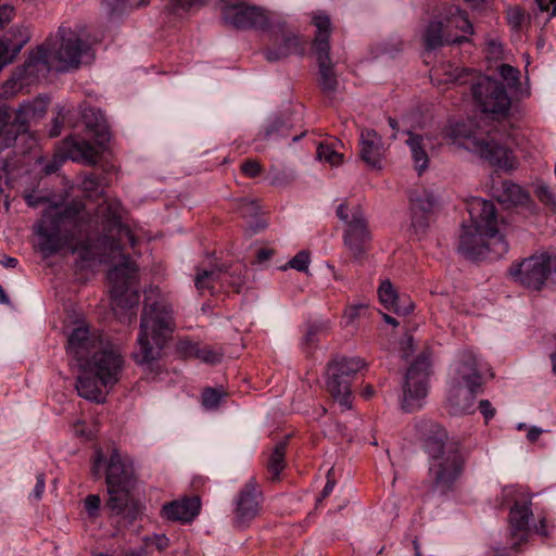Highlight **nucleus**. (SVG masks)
<instances>
[{
    "label": "nucleus",
    "mask_w": 556,
    "mask_h": 556,
    "mask_svg": "<svg viewBox=\"0 0 556 556\" xmlns=\"http://www.w3.org/2000/svg\"><path fill=\"white\" fill-rule=\"evenodd\" d=\"M261 503L262 494L257 490L255 480L251 479L245 483L236 498L233 525L237 528H244L249 526L250 522L260 514Z\"/></svg>",
    "instance_id": "nucleus-17"
},
{
    "label": "nucleus",
    "mask_w": 556,
    "mask_h": 556,
    "mask_svg": "<svg viewBox=\"0 0 556 556\" xmlns=\"http://www.w3.org/2000/svg\"><path fill=\"white\" fill-rule=\"evenodd\" d=\"M480 392L477 389L450 386L447 395V409L452 415H465L475 412L476 396Z\"/></svg>",
    "instance_id": "nucleus-28"
},
{
    "label": "nucleus",
    "mask_w": 556,
    "mask_h": 556,
    "mask_svg": "<svg viewBox=\"0 0 556 556\" xmlns=\"http://www.w3.org/2000/svg\"><path fill=\"white\" fill-rule=\"evenodd\" d=\"M11 114L7 105L0 104V137L4 135L2 149L9 148L16 139V132L11 130Z\"/></svg>",
    "instance_id": "nucleus-40"
},
{
    "label": "nucleus",
    "mask_w": 556,
    "mask_h": 556,
    "mask_svg": "<svg viewBox=\"0 0 556 556\" xmlns=\"http://www.w3.org/2000/svg\"><path fill=\"white\" fill-rule=\"evenodd\" d=\"M366 367V361L359 356H339L328 364L327 390L343 409L352 407L351 382Z\"/></svg>",
    "instance_id": "nucleus-7"
},
{
    "label": "nucleus",
    "mask_w": 556,
    "mask_h": 556,
    "mask_svg": "<svg viewBox=\"0 0 556 556\" xmlns=\"http://www.w3.org/2000/svg\"><path fill=\"white\" fill-rule=\"evenodd\" d=\"M101 500L97 494H89L84 501V507L90 518L99 517Z\"/></svg>",
    "instance_id": "nucleus-52"
},
{
    "label": "nucleus",
    "mask_w": 556,
    "mask_h": 556,
    "mask_svg": "<svg viewBox=\"0 0 556 556\" xmlns=\"http://www.w3.org/2000/svg\"><path fill=\"white\" fill-rule=\"evenodd\" d=\"M45 489H46V477L43 473H38L37 475V482H36V485L33 490V493H31V496L36 500V501H39L45 492Z\"/></svg>",
    "instance_id": "nucleus-60"
},
{
    "label": "nucleus",
    "mask_w": 556,
    "mask_h": 556,
    "mask_svg": "<svg viewBox=\"0 0 556 556\" xmlns=\"http://www.w3.org/2000/svg\"><path fill=\"white\" fill-rule=\"evenodd\" d=\"M361 159L371 168H380L384 154L382 138L374 129L364 128L359 134Z\"/></svg>",
    "instance_id": "nucleus-25"
},
{
    "label": "nucleus",
    "mask_w": 556,
    "mask_h": 556,
    "mask_svg": "<svg viewBox=\"0 0 556 556\" xmlns=\"http://www.w3.org/2000/svg\"><path fill=\"white\" fill-rule=\"evenodd\" d=\"M275 49L266 51V59L269 62L279 61L290 55H302L304 53L303 42L300 37L285 27L274 34Z\"/></svg>",
    "instance_id": "nucleus-24"
},
{
    "label": "nucleus",
    "mask_w": 556,
    "mask_h": 556,
    "mask_svg": "<svg viewBox=\"0 0 556 556\" xmlns=\"http://www.w3.org/2000/svg\"><path fill=\"white\" fill-rule=\"evenodd\" d=\"M288 439L276 443L267 462V470L271 480H278L281 471L286 468V452Z\"/></svg>",
    "instance_id": "nucleus-35"
},
{
    "label": "nucleus",
    "mask_w": 556,
    "mask_h": 556,
    "mask_svg": "<svg viewBox=\"0 0 556 556\" xmlns=\"http://www.w3.org/2000/svg\"><path fill=\"white\" fill-rule=\"evenodd\" d=\"M467 210L470 216V224L466 225L467 227L500 232L497 229L496 208L493 202L481 198H472L467 204Z\"/></svg>",
    "instance_id": "nucleus-23"
},
{
    "label": "nucleus",
    "mask_w": 556,
    "mask_h": 556,
    "mask_svg": "<svg viewBox=\"0 0 556 556\" xmlns=\"http://www.w3.org/2000/svg\"><path fill=\"white\" fill-rule=\"evenodd\" d=\"M105 148H100L97 143L92 146L85 138L73 135L66 137L61 144L60 152L63 157L86 165H96Z\"/></svg>",
    "instance_id": "nucleus-19"
},
{
    "label": "nucleus",
    "mask_w": 556,
    "mask_h": 556,
    "mask_svg": "<svg viewBox=\"0 0 556 556\" xmlns=\"http://www.w3.org/2000/svg\"><path fill=\"white\" fill-rule=\"evenodd\" d=\"M505 188L510 194H516L517 200H519V201H521L523 198H527V194L522 192L521 188L518 185L505 184Z\"/></svg>",
    "instance_id": "nucleus-63"
},
{
    "label": "nucleus",
    "mask_w": 556,
    "mask_h": 556,
    "mask_svg": "<svg viewBox=\"0 0 556 556\" xmlns=\"http://www.w3.org/2000/svg\"><path fill=\"white\" fill-rule=\"evenodd\" d=\"M37 115H41V113L37 111L35 103L24 102L17 109L11 127L16 128V131H25L29 121Z\"/></svg>",
    "instance_id": "nucleus-39"
},
{
    "label": "nucleus",
    "mask_w": 556,
    "mask_h": 556,
    "mask_svg": "<svg viewBox=\"0 0 556 556\" xmlns=\"http://www.w3.org/2000/svg\"><path fill=\"white\" fill-rule=\"evenodd\" d=\"M132 490L134 486L108 488L106 508L111 514L118 516L127 513L129 517L135 518L138 511V503L131 496Z\"/></svg>",
    "instance_id": "nucleus-27"
},
{
    "label": "nucleus",
    "mask_w": 556,
    "mask_h": 556,
    "mask_svg": "<svg viewBox=\"0 0 556 556\" xmlns=\"http://www.w3.org/2000/svg\"><path fill=\"white\" fill-rule=\"evenodd\" d=\"M431 215L412 214V228L416 235H424L429 227Z\"/></svg>",
    "instance_id": "nucleus-50"
},
{
    "label": "nucleus",
    "mask_w": 556,
    "mask_h": 556,
    "mask_svg": "<svg viewBox=\"0 0 556 556\" xmlns=\"http://www.w3.org/2000/svg\"><path fill=\"white\" fill-rule=\"evenodd\" d=\"M105 482L108 488L134 486L137 482L134 460L127 454L113 448L106 465Z\"/></svg>",
    "instance_id": "nucleus-18"
},
{
    "label": "nucleus",
    "mask_w": 556,
    "mask_h": 556,
    "mask_svg": "<svg viewBox=\"0 0 556 556\" xmlns=\"http://www.w3.org/2000/svg\"><path fill=\"white\" fill-rule=\"evenodd\" d=\"M99 214L103 218V235L97 240L94 245L99 251H87L84 258L99 257L101 263L109 262L110 257L125 256L122 254L119 241L125 237L134 247L136 243L135 236L130 229L122 223L123 205L119 200H104L99 206Z\"/></svg>",
    "instance_id": "nucleus-5"
},
{
    "label": "nucleus",
    "mask_w": 556,
    "mask_h": 556,
    "mask_svg": "<svg viewBox=\"0 0 556 556\" xmlns=\"http://www.w3.org/2000/svg\"><path fill=\"white\" fill-rule=\"evenodd\" d=\"M147 548L163 552L169 546V539L165 534L153 533L143 539Z\"/></svg>",
    "instance_id": "nucleus-48"
},
{
    "label": "nucleus",
    "mask_w": 556,
    "mask_h": 556,
    "mask_svg": "<svg viewBox=\"0 0 556 556\" xmlns=\"http://www.w3.org/2000/svg\"><path fill=\"white\" fill-rule=\"evenodd\" d=\"M242 173L249 178H255L263 172V166L256 160L249 159L241 164Z\"/></svg>",
    "instance_id": "nucleus-53"
},
{
    "label": "nucleus",
    "mask_w": 556,
    "mask_h": 556,
    "mask_svg": "<svg viewBox=\"0 0 556 556\" xmlns=\"http://www.w3.org/2000/svg\"><path fill=\"white\" fill-rule=\"evenodd\" d=\"M81 189L88 197H97L102 193L100 190V182L96 175H86L81 181Z\"/></svg>",
    "instance_id": "nucleus-49"
},
{
    "label": "nucleus",
    "mask_w": 556,
    "mask_h": 556,
    "mask_svg": "<svg viewBox=\"0 0 556 556\" xmlns=\"http://www.w3.org/2000/svg\"><path fill=\"white\" fill-rule=\"evenodd\" d=\"M27 42V38H22L18 42L12 45L7 37L0 38V71L8 64L12 63L23 46Z\"/></svg>",
    "instance_id": "nucleus-38"
},
{
    "label": "nucleus",
    "mask_w": 556,
    "mask_h": 556,
    "mask_svg": "<svg viewBox=\"0 0 556 556\" xmlns=\"http://www.w3.org/2000/svg\"><path fill=\"white\" fill-rule=\"evenodd\" d=\"M535 195L538 199L549 206L556 207V193L546 184H538L535 187Z\"/></svg>",
    "instance_id": "nucleus-45"
},
{
    "label": "nucleus",
    "mask_w": 556,
    "mask_h": 556,
    "mask_svg": "<svg viewBox=\"0 0 556 556\" xmlns=\"http://www.w3.org/2000/svg\"><path fill=\"white\" fill-rule=\"evenodd\" d=\"M227 273L216 266L207 268L198 267L194 275V287L200 294H215L224 290Z\"/></svg>",
    "instance_id": "nucleus-30"
},
{
    "label": "nucleus",
    "mask_w": 556,
    "mask_h": 556,
    "mask_svg": "<svg viewBox=\"0 0 556 556\" xmlns=\"http://www.w3.org/2000/svg\"><path fill=\"white\" fill-rule=\"evenodd\" d=\"M472 96L484 113L505 116L510 109V99L504 86L488 77L472 86Z\"/></svg>",
    "instance_id": "nucleus-13"
},
{
    "label": "nucleus",
    "mask_w": 556,
    "mask_h": 556,
    "mask_svg": "<svg viewBox=\"0 0 556 556\" xmlns=\"http://www.w3.org/2000/svg\"><path fill=\"white\" fill-rule=\"evenodd\" d=\"M127 1L128 0H101V5L109 14H112L123 10Z\"/></svg>",
    "instance_id": "nucleus-58"
},
{
    "label": "nucleus",
    "mask_w": 556,
    "mask_h": 556,
    "mask_svg": "<svg viewBox=\"0 0 556 556\" xmlns=\"http://www.w3.org/2000/svg\"><path fill=\"white\" fill-rule=\"evenodd\" d=\"M452 137L454 143L477 153L494 167L509 170L516 166V159L513 151L504 146L494 141L479 139L471 134L459 135L453 131Z\"/></svg>",
    "instance_id": "nucleus-11"
},
{
    "label": "nucleus",
    "mask_w": 556,
    "mask_h": 556,
    "mask_svg": "<svg viewBox=\"0 0 556 556\" xmlns=\"http://www.w3.org/2000/svg\"><path fill=\"white\" fill-rule=\"evenodd\" d=\"M88 45L70 27L60 26L54 38L38 47L27 58L24 70L27 76H39L50 71L67 72L78 68Z\"/></svg>",
    "instance_id": "nucleus-3"
},
{
    "label": "nucleus",
    "mask_w": 556,
    "mask_h": 556,
    "mask_svg": "<svg viewBox=\"0 0 556 556\" xmlns=\"http://www.w3.org/2000/svg\"><path fill=\"white\" fill-rule=\"evenodd\" d=\"M224 395L222 391L207 388L202 392V405L207 409L216 408Z\"/></svg>",
    "instance_id": "nucleus-46"
},
{
    "label": "nucleus",
    "mask_w": 556,
    "mask_h": 556,
    "mask_svg": "<svg viewBox=\"0 0 556 556\" xmlns=\"http://www.w3.org/2000/svg\"><path fill=\"white\" fill-rule=\"evenodd\" d=\"M507 251L508 243L501 232H490L477 227L463 226L458 252L466 258H500Z\"/></svg>",
    "instance_id": "nucleus-8"
},
{
    "label": "nucleus",
    "mask_w": 556,
    "mask_h": 556,
    "mask_svg": "<svg viewBox=\"0 0 556 556\" xmlns=\"http://www.w3.org/2000/svg\"><path fill=\"white\" fill-rule=\"evenodd\" d=\"M151 290L146 296V305L137 338L138 348L134 359L139 365L151 366L161 357L167 340L175 329L172 306Z\"/></svg>",
    "instance_id": "nucleus-2"
},
{
    "label": "nucleus",
    "mask_w": 556,
    "mask_h": 556,
    "mask_svg": "<svg viewBox=\"0 0 556 556\" xmlns=\"http://www.w3.org/2000/svg\"><path fill=\"white\" fill-rule=\"evenodd\" d=\"M378 295L382 305L399 315H407L414 309V303L407 296H400L389 280L382 281Z\"/></svg>",
    "instance_id": "nucleus-32"
},
{
    "label": "nucleus",
    "mask_w": 556,
    "mask_h": 556,
    "mask_svg": "<svg viewBox=\"0 0 556 556\" xmlns=\"http://www.w3.org/2000/svg\"><path fill=\"white\" fill-rule=\"evenodd\" d=\"M437 199L433 193L424 190L410 198L412 214H429L432 215Z\"/></svg>",
    "instance_id": "nucleus-37"
},
{
    "label": "nucleus",
    "mask_w": 556,
    "mask_h": 556,
    "mask_svg": "<svg viewBox=\"0 0 556 556\" xmlns=\"http://www.w3.org/2000/svg\"><path fill=\"white\" fill-rule=\"evenodd\" d=\"M195 358L207 363V364H217L222 361L224 353L217 350H214L210 346H198L192 345L190 352Z\"/></svg>",
    "instance_id": "nucleus-41"
},
{
    "label": "nucleus",
    "mask_w": 556,
    "mask_h": 556,
    "mask_svg": "<svg viewBox=\"0 0 556 556\" xmlns=\"http://www.w3.org/2000/svg\"><path fill=\"white\" fill-rule=\"evenodd\" d=\"M337 216L348 225L351 218L349 216V208L346 204L342 203L338 206Z\"/></svg>",
    "instance_id": "nucleus-64"
},
{
    "label": "nucleus",
    "mask_w": 556,
    "mask_h": 556,
    "mask_svg": "<svg viewBox=\"0 0 556 556\" xmlns=\"http://www.w3.org/2000/svg\"><path fill=\"white\" fill-rule=\"evenodd\" d=\"M289 135V126L281 121H275L266 128L264 139L270 142H279L281 139L288 138Z\"/></svg>",
    "instance_id": "nucleus-42"
},
{
    "label": "nucleus",
    "mask_w": 556,
    "mask_h": 556,
    "mask_svg": "<svg viewBox=\"0 0 556 556\" xmlns=\"http://www.w3.org/2000/svg\"><path fill=\"white\" fill-rule=\"evenodd\" d=\"M312 23L316 27L313 53L318 64V86L324 94L333 97L338 91L339 80L330 59L331 21L329 15L318 12L313 15Z\"/></svg>",
    "instance_id": "nucleus-6"
},
{
    "label": "nucleus",
    "mask_w": 556,
    "mask_h": 556,
    "mask_svg": "<svg viewBox=\"0 0 556 556\" xmlns=\"http://www.w3.org/2000/svg\"><path fill=\"white\" fill-rule=\"evenodd\" d=\"M424 446L431 458L429 471L434 485L446 491L463 475L466 460L477 443L467 442L460 438L448 440L447 432L443 427L438 424H429Z\"/></svg>",
    "instance_id": "nucleus-1"
},
{
    "label": "nucleus",
    "mask_w": 556,
    "mask_h": 556,
    "mask_svg": "<svg viewBox=\"0 0 556 556\" xmlns=\"http://www.w3.org/2000/svg\"><path fill=\"white\" fill-rule=\"evenodd\" d=\"M110 340L103 338L99 332H91L88 326H78L70 334L67 339V353L80 366L94 352L103 346Z\"/></svg>",
    "instance_id": "nucleus-16"
},
{
    "label": "nucleus",
    "mask_w": 556,
    "mask_h": 556,
    "mask_svg": "<svg viewBox=\"0 0 556 556\" xmlns=\"http://www.w3.org/2000/svg\"><path fill=\"white\" fill-rule=\"evenodd\" d=\"M422 40L427 50H434L447 45L443 22L440 16L428 23L422 34Z\"/></svg>",
    "instance_id": "nucleus-34"
},
{
    "label": "nucleus",
    "mask_w": 556,
    "mask_h": 556,
    "mask_svg": "<svg viewBox=\"0 0 556 556\" xmlns=\"http://www.w3.org/2000/svg\"><path fill=\"white\" fill-rule=\"evenodd\" d=\"M81 119L86 130L93 136L96 143L100 148H105L111 140V132L103 113L99 109L88 108L84 110Z\"/></svg>",
    "instance_id": "nucleus-29"
},
{
    "label": "nucleus",
    "mask_w": 556,
    "mask_h": 556,
    "mask_svg": "<svg viewBox=\"0 0 556 556\" xmlns=\"http://www.w3.org/2000/svg\"><path fill=\"white\" fill-rule=\"evenodd\" d=\"M407 144L410 148L415 167L420 175L428 167V154L422 147V137L419 135H410Z\"/></svg>",
    "instance_id": "nucleus-36"
},
{
    "label": "nucleus",
    "mask_w": 556,
    "mask_h": 556,
    "mask_svg": "<svg viewBox=\"0 0 556 556\" xmlns=\"http://www.w3.org/2000/svg\"><path fill=\"white\" fill-rule=\"evenodd\" d=\"M401 350L404 358L409 357L410 354L415 351L414 339L412 336H405L401 340Z\"/></svg>",
    "instance_id": "nucleus-61"
},
{
    "label": "nucleus",
    "mask_w": 556,
    "mask_h": 556,
    "mask_svg": "<svg viewBox=\"0 0 556 556\" xmlns=\"http://www.w3.org/2000/svg\"><path fill=\"white\" fill-rule=\"evenodd\" d=\"M525 20L521 9L515 7L507 10V22L513 29H518Z\"/></svg>",
    "instance_id": "nucleus-54"
},
{
    "label": "nucleus",
    "mask_w": 556,
    "mask_h": 556,
    "mask_svg": "<svg viewBox=\"0 0 556 556\" xmlns=\"http://www.w3.org/2000/svg\"><path fill=\"white\" fill-rule=\"evenodd\" d=\"M137 267L127 256L114 266L108 274L111 283L112 308L118 315L117 308L132 309L139 302V293L132 289L137 277Z\"/></svg>",
    "instance_id": "nucleus-9"
},
{
    "label": "nucleus",
    "mask_w": 556,
    "mask_h": 556,
    "mask_svg": "<svg viewBox=\"0 0 556 556\" xmlns=\"http://www.w3.org/2000/svg\"><path fill=\"white\" fill-rule=\"evenodd\" d=\"M79 367V376L76 382V390L79 396L93 401L97 403H103L105 401V392L103 391L104 386L100 381L99 377L92 372H88L84 366Z\"/></svg>",
    "instance_id": "nucleus-31"
},
{
    "label": "nucleus",
    "mask_w": 556,
    "mask_h": 556,
    "mask_svg": "<svg viewBox=\"0 0 556 556\" xmlns=\"http://www.w3.org/2000/svg\"><path fill=\"white\" fill-rule=\"evenodd\" d=\"M317 156L331 165H340L343 162L342 154L334 151L329 144L320 143L317 148Z\"/></svg>",
    "instance_id": "nucleus-44"
},
{
    "label": "nucleus",
    "mask_w": 556,
    "mask_h": 556,
    "mask_svg": "<svg viewBox=\"0 0 556 556\" xmlns=\"http://www.w3.org/2000/svg\"><path fill=\"white\" fill-rule=\"evenodd\" d=\"M21 87L22 83H18L16 78H11L1 86V94L8 98L12 97Z\"/></svg>",
    "instance_id": "nucleus-56"
},
{
    "label": "nucleus",
    "mask_w": 556,
    "mask_h": 556,
    "mask_svg": "<svg viewBox=\"0 0 556 556\" xmlns=\"http://www.w3.org/2000/svg\"><path fill=\"white\" fill-rule=\"evenodd\" d=\"M367 306L364 304L352 305L348 307L344 312L346 324H352L361 315V313L365 312Z\"/></svg>",
    "instance_id": "nucleus-57"
},
{
    "label": "nucleus",
    "mask_w": 556,
    "mask_h": 556,
    "mask_svg": "<svg viewBox=\"0 0 556 556\" xmlns=\"http://www.w3.org/2000/svg\"><path fill=\"white\" fill-rule=\"evenodd\" d=\"M440 18L443 22L447 45L469 41L466 35L473 34V26L465 11L459 8H451L446 13L440 15Z\"/></svg>",
    "instance_id": "nucleus-22"
},
{
    "label": "nucleus",
    "mask_w": 556,
    "mask_h": 556,
    "mask_svg": "<svg viewBox=\"0 0 556 556\" xmlns=\"http://www.w3.org/2000/svg\"><path fill=\"white\" fill-rule=\"evenodd\" d=\"M223 18L236 29H265L269 25V17L264 9L244 3L225 7Z\"/></svg>",
    "instance_id": "nucleus-15"
},
{
    "label": "nucleus",
    "mask_w": 556,
    "mask_h": 556,
    "mask_svg": "<svg viewBox=\"0 0 556 556\" xmlns=\"http://www.w3.org/2000/svg\"><path fill=\"white\" fill-rule=\"evenodd\" d=\"M14 16V8L4 4L0 8V30L8 25Z\"/></svg>",
    "instance_id": "nucleus-59"
},
{
    "label": "nucleus",
    "mask_w": 556,
    "mask_h": 556,
    "mask_svg": "<svg viewBox=\"0 0 556 556\" xmlns=\"http://www.w3.org/2000/svg\"><path fill=\"white\" fill-rule=\"evenodd\" d=\"M84 210L80 202H73L65 206L52 204L48 206L37 223L35 233L39 237V249L46 255L58 253L70 247L71 236L62 231L65 223H75Z\"/></svg>",
    "instance_id": "nucleus-4"
},
{
    "label": "nucleus",
    "mask_w": 556,
    "mask_h": 556,
    "mask_svg": "<svg viewBox=\"0 0 556 556\" xmlns=\"http://www.w3.org/2000/svg\"><path fill=\"white\" fill-rule=\"evenodd\" d=\"M498 73L509 87H517L519 85L520 72L518 68L509 64H502L498 67Z\"/></svg>",
    "instance_id": "nucleus-47"
},
{
    "label": "nucleus",
    "mask_w": 556,
    "mask_h": 556,
    "mask_svg": "<svg viewBox=\"0 0 556 556\" xmlns=\"http://www.w3.org/2000/svg\"><path fill=\"white\" fill-rule=\"evenodd\" d=\"M551 255L541 253L525 258L521 263L509 268V275L516 282L533 289L540 290L548 276H551Z\"/></svg>",
    "instance_id": "nucleus-14"
},
{
    "label": "nucleus",
    "mask_w": 556,
    "mask_h": 556,
    "mask_svg": "<svg viewBox=\"0 0 556 556\" xmlns=\"http://www.w3.org/2000/svg\"><path fill=\"white\" fill-rule=\"evenodd\" d=\"M479 408L486 420L493 418L495 415V409L492 408L491 403L488 400L480 401Z\"/></svg>",
    "instance_id": "nucleus-62"
},
{
    "label": "nucleus",
    "mask_w": 556,
    "mask_h": 556,
    "mask_svg": "<svg viewBox=\"0 0 556 556\" xmlns=\"http://www.w3.org/2000/svg\"><path fill=\"white\" fill-rule=\"evenodd\" d=\"M430 361L426 355H419L409 366L402 386L403 395L401 407L406 413L422 407L429 390Z\"/></svg>",
    "instance_id": "nucleus-10"
},
{
    "label": "nucleus",
    "mask_w": 556,
    "mask_h": 556,
    "mask_svg": "<svg viewBox=\"0 0 556 556\" xmlns=\"http://www.w3.org/2000/svg\"><path fill=\"white\" fill-rule=\"evenodd\" d=\"M532 518V511L530 505L516 504L509 513V521L511 528V535L517 539V542L513 543V548H517L521 543L528 540V526Z\"/></svg>",
    "instance_id": "nucleus-33"
},
{
    "label": "nucleus",
    "mask_w": 556,
    "mask_h": 556,
    "mask_svg": "<svg viewBox=\"0 0 556 556\" xmlns=\"http://www.w3.org/2000/svg\"><path fill=\"white\" fill-rule=\"evenodd\" d=\"M170 3L175 11H187L203 5L204 0H170Z\"/></svg>",
    "instance_id": "nucleus-55"
},
{
    "label": "nucleus",
    "mask_w": 556,
    "mask_h": 556,
    "mask_svg": "<svg viewBox=\"0 0 556 556\" xmlns=\"http://www.w3.org/2000/svg\"><path fill=\"white\" fill-rule=\"evenodd\" d=\"M370 239L367 220L361 208H355L344 231V244L355 258H359Z\"/></svg>",
    "instance_id": "nucleus-21"
},
{
    "label": "nucleus",
    "mask_w": 556,
    "mask_h": 556,
    "mask_svg": "<svg viewBox=\"0 0 556 556\" xmlns=\"http://www.w3.org/2000/svg\"><path fill=\"white\" fill-rule=\"evenodd\" d=\"M200 511L198 497H185L166 503L161 508V517L169 521L191 522Z\"/></svg>",
    "instance_id": "nucleus-26"
},
{
    "label": "nucleus",
    "mask_w": 556,
    "mask_h": 556,
    "mask_svg": "<svg viewBox=\"0 0 556 556\" xmlns=\"http://www.w3.org/2000/svg\"><path fill=\"white\" fill-rule=\"evenodd\" d=\"M227 273L226 280L224 281V289L226 286L231 287L236 292H240L241 288L244 285V276H243V267L238 264L231 268L230 271L225 270Z\"/></svg>",
    "instance_id": "nucleus-43"
},
{
    "label": "nucleus",
    "mask_w": 556,
    "mask_h": 556,
    "mask_svg": "<svg viewBox=\"0 0 556 556\" xmlns=\"http://www.w3.org/2000/svg\"><path fill=\"white\" fill-rule=\"evenodd\" d=\"M288 265L299 271H306L309 265V253L306 251H300L293 256Z\"/></svg>",
    "instance_id": "nucleus-51"
},
{
    "label": "nucleus",
    "mask_w": 556,
    "mask_h": 556,
    "mask_svg": "<svg viewBox=\"0 0 556 556\" xmlns=\"http://www.w3.org/2000/svg\"><path fill=\"white\" fill-rule=\"evenodd\" d=\"M450 386L481 390L482 375L478 366V359L472 352L465 351L460 354L454 366Z\"/></svg>",
    "instance_id": "nucleus-20"
},
{
    "label": "nucleus",
    "mask_w": 556,
    "mask_h": 556,
    "mask_svg": "<svg viewBox=\"0 0 556 556\" xmlns=\"http://www.w3.org/2000/svg\"><path fill=\"white\" fill-rule=\"evenodd\" d=\"M80 366L99 377L104 388H112L119 380L124 359L118 349L110 341L97 350Z\"/></svg>",
    "instance_id": "nucleus-12"
}]
</instances>
